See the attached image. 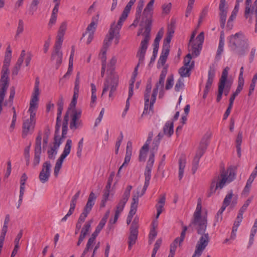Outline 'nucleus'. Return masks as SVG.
<instances>
[{"label":"nucleus","mask_w":257,"mask_h":257,"mask_svg":"<svg viewBox=\"0 0 257 257\" xmlns=\"http://www.w3.org/2000/svg\"><path fill=\"white\" fill-rule=\"evenodd\" d=\"M170 52V48L168 47L163 46L162 50L161 52V56L159 58V63L162 65H164L166 63L167 58L169 55Z\"/></svg>","instance_id":"nucleus-31"},{"label":"nucleus","mask_w":257,"mask_h":257,"mask_svg":"<svg viewBox=\"0 0 257 257\" xmlns=\"http://www.w3.org/2000/svg\"><path fill=\"white\" fill-rule=\"evenodd\" d=\"M24 31V22L22 20H19L18 22V26L16 32V36H18L20 34H22Z\"/></svg>","instance_id":"nucleus-57"},{"label":"nucleus","mask_w":257,"mask_h":257,"mask_svg":"<svg viewBox=\"0 0 257 257\" xmlns=\"http://www.w3.org/2000/svg\"><path fill=\"white\" fill-rule=\"evenodd\" d=\"M191 59L192 56L190 53L188 54L184 58V65L179 70V73L181 76L180 78H183L190 76L191 70L194 67V62H191Z\"/></svg>","instance_id":"nucleus-12"},{"label":"nucleus","mask_w":257,"mask_h":257,"mask_svg":"<svg viewBox=\"0 0 257 257\" xmlns=\"http://www.w3.org/2000/svg\"><path fill=\"white\" fill-rule=\"evenodd\" d=\"M69 110L67 111L66 113L62 124V137H65V136L67 134L68 130V124L69 120Z\"/></svg>","instance_id":"nucleus-34"},{"label":"nucleus","mask_w":257,"mask_h":257,"mask_svg":"<svg viewBox=\"0 0 257 257\" xmlns=\"http://www.w3.org/2000/svg\"><path fill=\"white\" fill-rule=\"evenodd\" d=\"M118 83V76H114L111 79H107L104 82L102 96L103 95L110 89L109 97H111L113 93L116 90Z\"/></svg>","instance_id":"nucleus-14"},{"label":"nucleus","mask_w":257,"mask_h":257,"mask_svg":"<svg viewBox=\"0 0 257 257\" xmlns=\"http://www.w3.org/2000/svg\"><path fill=\"white\" fill-rule=\"evenodd\" d=\"M59 132L56 133V127H55L54 146L55 148H59L62 143V138L59 135Z\"/></svg>","instance_id":"nucleus-45"},{"label":"nucleus","mask_w":257,"mask_h":257,"mask_svg":"<svg viewBox=\"0 0 257 257\" xmlns=\"http://www.w3.org/2000/svg\"><path fill=\"white\" fill-rule=\"evenodd\" d=\"M94 244L91 243V242H89V241H87L86 245V247L85 248L84 251H83L82 254L81 255L80 257H85V255L87 253V252L92 248L93 247Z\"/></svg>","instance_id":"nucleus-62"},{"label":"nucleus","mask_w":257,"mask_h":257,"mask_svg":"<svg viewBox=\"0 0 257 257\" xmlns=\"http://www.w3.org/2000/svg\"><path fill=\"white\" fill-rule=\"evenodd\" d=\"M153 155H152L150 158H149L148 161L147 162V164L144 172V175L145 177L144 185L142 190L141 191H139L141 196L144 195L150 184V181L151 178V172L155 161L153 160Z\"/></svg>","instance_id":"nucleus-11"},{"label":"nucleus","mask_w":257,"mask_h":257,"mask_svg":"<svg viewBox=\"0 0 257 257\" xmlns=\"http://www.w3.org/2000/svg\"><path fill=\"white\" fill-rule=\"evenodd\" d=\"M66 29H67V23L66 22L62 23L59 27L57 34L60 35L64 36Z\"/></svg>","instance_id":"nucleus-56"},{"label":"nucleus","mask_w":257,"mask_h":257,"mask_svg":"<svg viewBox=\"0 0 257 257\" xmlns=\"http://www.w3.org/2000/svg\"><path fill=\"white\" fill-rule=\"evenodd\" d=\"M64 36L57 34L54 48L61 49V46L64 40Z\"/></svg>","instance_id":"nucleus-48"},{"label":"nucleus","mask_w":257,"mask_h":257,"mask_svg":"<svg viewBox=\"0 0 257 257\" xmlns=\"http://www.w3.org/2000/svg\"><path fill=\"white\" fill-rule=\"evenodd\" d=\"M229 70V68L228 67H226L223 69L222 72L221 76L219 79L218 83V91L216 98V101L217 102H219L222 98L224 89L225 88V81L226 80V78L228 77Z\"/></svg>","instance_id":"nucleus-18"},{"label":"nucleus","mask_w":257,"mask_h":257,"mask_svg":"<svg viewBox=\"0 0 257 257\" xmlns=\"http://www.w3.org/2000/svg\"><path fill=\"white\" fill-rule=\"evenodd\" d=\"M96 198L97 197L94 192H91L89 195L87 202L83 210L89 213L95 204Z\"/></svg>","instance_id":"nucleus-27"},{"label":"nucleus","mask_w":257,"mask_h":257,"mask_svg":"<svg viewBox=\"0 0 257 257\" xmlns=\"http://www.w3.org/2000/svg\"><path fill=\"white\" fill-rule=\"evenodd\" d=\"M82 111L80 109H73L70 114L69 127L73 132L83 127L82 121L80 119Z\"/></svg>","instance_id":"nucleus-9"},{"label":"nucleus","mask_w":257,"mask_h":257,"mask_svg":"<svg viewBox=\"0 0 257 257\" xmlns=\"http://www.w3.org/2000/svg\"><path fill=\"white\" fill-rule=\"evenodd\" d=\"M39 94V88H34V92L30 101V104H38Z\"/></svg>","instance_id":"nucleus-37"},{"label":"nucleus","mask_w":257,"mask_h":257,"mask_svg":"<svg viewBox=\"0 0 257 257\" xmlns=\"http://www.w3.org/2000/svg\"><path fill=\"white\" fill-rule=\"evenodd\" d=\"M225 209V208L224 207L221 206V207L218 211L215 217L216 222H220L222 220L223 212H224Z\"/></svg>","instance_id":"nucleus-51"},{"label":"nucleus","mask_w":257,"mask_h":257,"mask_svg":"<svg viewBox=\"0 0 257 257\" xmlns=\"http://www.w3.org/2000/svg\"><path fill=\"white\" fill-rule=\"evenodd\" d=\"M83 146V138H82L78 143V147L77 149V156L79 158L81 157Z\"/></svg>","instance_id":"nucleus-52"},{"label":"nucleus","mask_w":257,"mask_h":257,"mask_svg":"<svg viewBox=\"0 0 257 257\" xmlns=\"http://www.w3.org/2000/svg\"><path fill=\"white\" fill-rule=\"evenodd\" d=\"M152 84L151 80H148L144 92L145 105L144 109L142 114L144 115L153 114L154 113V104L156 102L157 96H155L154 99L153 94H151Z\"/></svg>","instance_id":"nucleus-6"},{"label":"nucleus","mask_w":257,"mask_h":257,"mask_svg":"<svg viewBox=\"0 0 257 257\" xmlns=\"http://www.w3.org/2000/svg\"><path fill=\"white\" fill-rule=\"evenodd\" d=\"M93 222L92 219L89 220L85 222L83 227H82L80 234L86 237V235L88 233L91 229V225Z\"/></svg>","instance_id":"nucleus-36"},{"label":"nucleus","mask_w":257,"mask_h":257,"mask_svg":"<svg viewBox=\"0 0 257 257\" xmlns=\"http://www.w3.org/2000/svg\"><path fill=\"white\" fill-rule=\"evenodd\" d=\"M58 149V148L53 147L48 151V154L49 159H54L55 158V157L57 153Z\"/></svg>","instance_id":"nucleus-55"},{"label":"nucleus","mask_w":257,"mask_h":257,"mask_svg":"<svg viewBox=\"0 0 257 257\" xmlns=\"http://www.w3.org/2000/svg\"><path fill=\"white\" fill-rule=\"evenodd\" d=\"M172 5L171 3L164 4L162 6V11L164 14H168L170 12Z\"/></svg>","instance_id":"nucleus-64"},{"label":"nucleus","mask_w":257,"mask_h":257,"mask_svg":"<svg viewBox=\"0 0 257 257\" xmlns=\"http://www.w3.org/2000/svg\"><path fill=\"white\" fill-rule=\"evenodd\" d=\"M159 144L160 143L158 141L154 140L151 149V154L149 156V158H150L153 155V158L154 161H155V154L158 151Z\"/></svg>","instance_id":"nucleus-41"},{"label":"nucleus","mask_w":257,"mask_h":257,"mask_svg":"<svg viewBox=\"0 0 257 257\" xmlns=\"http://www.w3.org/2000/svg\"><path fill=\"white\" fill-rule=\"evenodd\" d=\"M232 84V81L230 80H227V77L226 78V80L225 83V88L224 89V94L225 95H227L230 89L231 88V85Z\"/></svg>","instance_id":"nucleus-50"},{"label":"nucleus","mask_w":257,"mask_h":257,"mask_svg":"<svg viewBox=\"0 0 257 257\" xmlns=\"http://www.w3.org/2000/svg\"><path fill=\"white\" fill-rule=\"evenodd\" d=\"M132 189V186L128 185L122 195V198L119 200L117 204L115 213L120 215V213L123 211L126 203L127 202L130 196V192Z\"/></svg>","instance_id":"nucleus-17"},{"label":"nucleus","mask_w":257,"mask_h":257,"mask_svg":"<svg viewBox=\"0 0 257 257\" xmlns=\"http://www.w3.org/2000/svg\"><path fill=\"white\" fill-rule=\"evenodd\" d=\"M145 0H139L138 4L136 9V16L137 18L141 17L142 13V10L144 6Z\"/></svg>","instance_id":"nucleus-44"},{"label":"nucleus","mask_w":257,"mask_h":257,"mask_svg":"<svg viewBox=\"0 0 257 257\" xmlns=\"http://www.w3.org/2000/svg\"><path fill=\"white\" fill-rule=\"evenodd\" d=\"M202 45H200V43L196 42L194 41L191 43L189 42L188 44V49L190 52H191V56L194 57L198 56L200 52L202 49Z\"/></svg>","instance_id":"nucleus-24"},{"label":"nucleus","mask_w":257,"mask_h":257,"mask_svg":"<svg viewBox=\"0 0 257 257\" xmlns=\"http://www.w3.org/2000/svg\"><path fill=\"white\" fill-rule=\"evenodd\" d=\"M28 179V177L25 173H24L21 178L20 180V190H21V189H23V190L25 191V183Z\"/></svg>","instance_id":"nucleus-61"},{"label":"nucleus","mask_w":257,"mask_h":257,"mask_svg":"<svg viewBox=\"0 0 257 257\" xmlns=\"http://www.w3.org/2000/svg\"><path fill=\"white\" fill-rule=\"evenodd\" d=\"M184 79L179 78L175 86V90L176 91H180L184 87Z\"/></svg>","instance_id":"nucleus-49"},{"label":"nucleus","mask_w":257,"mask_h":257,"mask_svg":"<svg viewBox=\"0 0 257 257\" xmlns=\"http://www.w3.org/2000/svg\"><path fill=\"white\" fill-rule=\"evenodd\" d=\"M143 35L144 38L141 41L140 48L137 54V57L139 59L138 65L144 64L145 56L148 48V42L150 39V35L145 34H143Z\"/></svg>","instance_id":"nucleus-13"},{"label":"nucleus","mask_w":257,"mask_h":257,"mask_svg":"<svg viewBox=\"0 0 257 257\" xmlns=\"http://www.w3.org/2000/svg\"><path fill=\"white\" fill-rule=\"evenodd\" d=\"M138 224L134 222L130 228V235L128 238V248L131 249L132 246L135 244L138 234Z\"/></svg>","instance_id":"nucleus-20"},{"label":"nucleus","mask_w":257,"mask_h":257,"mask_svg":"<svg viewBox=\"0 0 257 257\" xmlns=\"http://www.w3.org/2000/svg\"><path fill=\"white\" fill-rule=\"evenodd\" d=\"M173 122H167L163 128L164 134L170 137L174 133Z\"/></svg>","instance_id":"nucleus-33"},{"label":"nucleus","mask_w":257,"mask_h":257,"mask_svg":"<svg viewBox=\"0 0 257 257\" xmlns=\"http://www.w3.org/2000/svg\"><path fill=\"white\" fill-rule=\"evenodd\" d=\"M25 55L26 51L25 50H23L21 51L20 56L18 58L17 63H16L15 65L14 66L12 70L13 75L16 76L18 75L20 70L21 69L22 64L24 61V57L25 56Z\"/></svg>","instance_id":"nucleus-25"},{"label":"nucleus","mask_w":257,"mask_h":257,"mask_svg":"<svg viewBox=\"0 0 257 257\" xmlns=\"http://www.w3.org/2000/svg\"><path fill=\"white\" fill-rule=\"evenodd\" d=\"M96 27H97L96 21H95L94 19H92L91 22L88 26V27L86 29L87 32L83 34V37L85 36V35L87 32H88V33H92L94 34L96 30Z\"/></svg>","instance_id":"nucleus-39"},{"label":"nucleus","mask_w":257,"mask_h":257,"mask_svg":"<svg viewBox=\"0 0 257 257\" xmlns=\"http://www.w3.org/2000/svg\"><path fill=\"white\" fill-rule=\"evenodd\" d=\"M51 164L49 161H46L43 164L42 170L39 174V178L42 183L48 181L51 175Z\"/></svg>","instance_id":"nucleus-16"},{"label":"nucleus","mask_w":257,"mask_h":257,"mask_svg":"<svg viewBox=\"0 0 257 257\" xmlns=\"http://www.w3.org/2000/svg\"><path fill=\"white\" fill-rule=\"evenodd\" d=\"M243 86H244V80H238L237 88H236L235 91L233 93L237 96L238 95V94L242 90Z\"/></svg>","instance_id":"nucleus-59"},{"label":"nucleus","mask_w":257,"mask_h":257,"mask_svg":"<svg viewBox=\"0 0 257 257\" xmlns=\"http://www.w3.org/2000/svg\"><path fill=\"white\" fill-rule=\"evenodd\" d=\"M177 246L176 245V241L175 242V243H172L171 244L170 251L168 257H174L176 250Z\"/></svg>","instance_id":"nucleus-63"},{"label":"nucleus","mask_w":257,"mask_h":257,"mask_svg":"<svg viewBox=\"0 0 257 257\" xmlns=\"http://www.w3.org/2000/svg\"><path fill=\"white\" fill-rule=\"evenodd\" d=\"M8 229V225H3L0 233V240L5 241V236Z\"/></svg>","instance_id":"nucleus-54"},{"label":"nucleus","mask_w":257,"mask_h":257,"mask_svg":"<svg viewBox=\"0 0 257 257\" xmlns=\"http://www.w3.org/2000/svg\"><path fill=\"white\" fill-rule=\"evenodd\" d=\"M215 75V70L213 66H210L207 82L212 84Z\"/></svg>","instance_id":"nucleus-42"},{"label":"nucleus","mask_w":257,"mask_h":257,"mask_svg":"<svg viewBox=\"0 0 257 257\" xmlns=\"http://www.w3.org/2000/svg\"><path fill=\"white\" fill-rule=\"evenodd\" d=\"M116 62H117V59L115 57H112V58L110 59L109 63L108 64V65H107V67H108V69H107V70H110V71H113L114 70V67H115V65L116 63Z\"/></svg>","instance_id":"nucleus-53"},{"label":"nucleus","mask_w":257,"mask_h":257,"mask_svg":"<svg viewBox=\"0 0 257 257\" xmlns=\"http://www.w3.org/2000/svg\"><path fill=\"white\" fill-rule=\"evenodd\" d=\"M50 134V130L48 126L46 127L44 130V137L43 138V143L47 145L48 142V138Z\"/></svg>","instance_id":"nucleus-60"},{"label":"nucleus","mask_w":257,"mask_h":257,"mask_svg":"<svg viewBox=\"0 0 257 257\" xmlns=\"http://www.w3.org/2000/svg\"><path fill=\"white\" fill-rule=\"evenodd\" d=\"M232 196H233L232 191H230L225 196V197L224 199L223 202V205H222V207H224L225 208H226V207L229 205L231 200L232 198Z\"/></svg>","instance_id":"nucleus-43"},{"label":"nucleus","mask_w":257,"mask_h":257,"mask_svg":"<svg viewBox=\"0 0 257 257\" xmlns=\"http://www.w3.org/2000/svg\"><path fill=\"white\" fill-rule=\"evenodd\" d=\"M187 230V227L186 226H184L183 227V230L181 233L180 237H177L174 240V241H173V243H175V242L176 241V245L177 246L178 243L179 244H180L183 241V240L184 239L185 234H186V232Z\"/></svg>","instance_id":"nucleus-40"},{"label":"nucleus","mask_w":257,"mask_h":257,"mask_svg":"<svg viewBox=\"0 0 257 257\" xmlns=\"http://www.w3.org/2000/svg\"><path fill=\"white\" fill-rule=\"evenodd\" d=\"M186 161L184 157H181L179 160V179L181 180L184 176Z\"/></svg>","instance_id":"nucleus-30"},{"label":"nucleus","mask_w":257,"mask_h":257,"mask_svg":"<svg viewBox=\"0 0 257 257\" xmlns=\"http://www.w3.org/2000/svg\"><path fill=\"white\" fill-rule=\"evenodd\" d=\"M149 146H147V148H145V144L142 147L140 151V155H139V161L140 162L145 161L147 156V153L149 150Z\"/></svg>","instance_id":"nucleus-38"},{"label":"nucleus","mask_w":257,"mask_h":257,"mask_svg":"<svg viewBox=\"0 0 257 257\" xmlns=\"http://www.w3.org/2000/svg\"><path fill=\"white\" fill-rule=\"evenodd\" d=\"M205 148H202L201 147H199L198 150H197L196 155L193 159L192 162V165L194 166H198L200 158L204 154Z\"/></svg>","instance_id":"nucleus-35"},{"label":"nucleus","mask_w":257,"mask_h":257,"mask_svg":"<svg viewBox=\"0 0 257 257\" xmlns=\"http://www.w3.org/2000/svg\"><path fill=\"white\" fill-rule=\"evenodd\" d=\"M174 84V78L173 76H169L167 79L166 84V89L169 90L171 89Z\"/></svg>","instance_id":"nucleus-58"},{"label":"nucleus","mask_w":257,"mask_h":257,"mask_svg":"<svg viewBox=\"0 0 257 257\" xmlns=\"http://www.w3.org/2000/svg\"><path fill=\"white\" fill-rule=\"evenodd\" d=\"M131 156L132 153H130L129 152H126L124 162L123 163L122 165L119 167L118 171V174H119L121 170L123 167H125L128 165V163L131 160Z\"/></svg>","instance_id":"nucleus-46"},{"label":"nucleus","mask_w":257,"mask_h":257,"mask_svg":"<svg viewBox=\"0 0 257 257\" xmlns=\"http://www.w3.org/2000/svg\"><path fill=\"white\" fill-rule=\"evenodd\" d=\"M166 201L165 195H162L160 196V198L158 202V203L156 205V208L157 209V213L156 215V218H158L160 215L163 212V207L165 205Z\"/></svg>","instance_id":"nucleus-29"},{"label":"nucleus","mask_w":257,"mask_h":257,"mask_svg":"<svg viewBox=\"0 0 257 257\" xmlns=\"http://www.w3.org/2000/svg\"><path fill=\"white\" fill-rule=\"evenodd\" d=\"M35 124L36 123L31 120H24L22 126V137L25 138L29 134H32L34 131Z\"/></svg>","instance_id":"nucleus-22"},{"label":"nucleus","mask_w":257,"mask_h":257,"mask_svg":"<svg viewBox=\"0 0 257 257\" xmlns=\"http://www.w3.org/2000/svg\"><path fill=\"white\" fill-rule=\"evenodd\" d=\"M251 0H245V9L244 11V17L246 19H249L250 23H252L253 19L255 22V32H257V0L254 2L253 5L251 9Z\"/></svg>","instance_id":"nucleus-8"},{"label":"nucleus","mask_w":257,"mask_h":257,"mask_svg":"<svg viewBox=\"0 0 257 257\" xmlns=\"http://www.w3.org/2000/svg\"><path fill=\"white\" fill-rule=\"evenodd\" d=\"M41 142L42 133L39 132L35 141V154L33 163L34 167L38 166L40 162V157L42 153Z\"/></svg>","instance_id":"nucleus-15"},{"label":"nucleus","mask_w":257,"mask_h":257,"mask_svg":"<svg viewBox=\"0 0 257 257\" xmlns=\"http://www.w3.org/2000/svg\"><path fill=\"white\" fill-rule=\"evenodd\" d=\"M235 176V170L231 167L226 170L222 171L219 176L214 177L212 180L209 190L207 192V197L211 196L217 190H221L226 184H229L234 180Z\"/></svg>","instance_id":"nucleus-2"},{"label":"nucleus","mask_w":257,"mask_h":257,"mask_svg":"<svg viewBox=\"0 0 257 257\" xmlns=\"http://www.w3.org/2000/svg\"><path fill=\"white\" fill-rule=\"evenodd\" d=\"M72 147V140L68 139L66 141V143L65 145L64 150L61 155L60 157L57 160L55 168H54V175L57 177L58 175L59 172L62 167L63 162L64 159L67 156L70 154L71 149Z\"/></svg>","instance_id":"nucleus-10"},{"label":"nucleus","mask_w":257,"mask_h":257,"mask_svg":"<svg viewBox=\"0 0 257 257\" xmlns=\"http://www.w3.org/2000/svg\"><path fill=\"white\" fill-rule=\"evenodd\" d=\"M167 74V69L166 68H164L160 75L159 82L156 84L155 88H154L152 94H153V98H155V96H157L158 92L159 89L163 88L164 85V81Z\"/></svg>","instance_id":"nucleus-21"},{"label":"nucleus","mask_w":257,"mask_h":257,"mask_svg":"<svg viewBox=\"0 0 257 257\" xmlns=\"http://www.w3.org/2000/svg\"><path fill=\"white\" fill-rule=\"evenodd\" d=\"M103 222V221H100L99 222V224L96 226L95 231L92 234L91 237L88 239V241L91 242L94 244H95L97 236L98 235L99 233L100 232L105 224V223H104Z\"/></svg>","instance_id":"nucleus-28"},{"label":"nucleus","mask_w":257,"mask_h":257,"mask_svg":"<svg viewBox=\"0 0 257 257\" xmlns=\"http://www.w3.org/2000/svg\"><path fill=\"white\" fill-rule=\"evenodd\" d=\"M138 189V190L137 191V194L134 195L133 196V200L131 206V209L128 214V216L133 217V216L136 214L137 210L138 205L139 203V198L142 196L140 195V191H139V188Z\"/></svg>","instance_id":"nucleus-26"},{"label":"nucleus","mask_w":257,"mask_h":257,"mask_svg":"<svg viewBox=\"0 0 257 257\" xmlns=\"http://www.w3.org/2000/svg\"><path fill=\"white\" fill-rule=\"evenodd\" d=\"M227 8V6L226 5V0H220L219 5V10L220 11L219 16L220 26L222 28L224 27L226 23Z\"/></svg>","instance_id":"nucleus-19"},{"label":"nucleus","mask_w":257,"mask_h":257,"mask_svg":"<svg viewBox=\"0 0 257 257\" xmlns=\"http://www.w3.org/2000/svg\"><path fill=\"white\" fill-rule=\"evenodd\" d=\"M115 38V37L110 35L109 34H107L103 41V45L101 48V51L99 54V57L101 59L102 62V68L101 71V77H103L106 67V52L107 49L110 46L111 44L112 40Z\"/></svg>","instance_id":"nucleus-7"},{"label":"nucleus","mask_w":257,"mask_h":257,"mask_svg":"<svg viewBox=\"0 0 257 257\" xmlns=\"http://www.w3.org/2000/svg\"><path fill=\"white\" fill-rule=\"evenodd\" d=\"M136 1V0H130L124 8L122 13L119 19L117 24L116 25L114 22L111 25V27L109 30L108 34L115 37L116 44L118 43L119 39V31L121 29L122 24L127 18L128 14L131 10V8Z\"/></svg>","instance_id":"nucleus-4"},{"label":"nucleus","mask_w":257,"mask_h":257,"mask_svg":"<svg viewBox=\"0 0 257 257\" xmlns=\"http://www.w3.org/2000/svg\"><path fill=\"white\" fill-rule=\"evenodd\" d=\"M239 5L238 4V3H237V4H236L234 9H233V11L232 12L231 15L230 16V17L228 20V22H227L228 25H229V24L230 22H231L236 18L237 13L239 10Z\"/></svg>","instance_id":"nucleus-47"},{"label":"nucleus","mask_w":257,"mask_h":257,"mask_svg":"<svg viewBox=\"0 0 257 257\" xmlns=\"http://www.w3.org/2000/svg\"><path fill=\"white\" fill-rule=\"evenodd\" d=\"M63 53L61 49L54 48L51 55L52 61H56V68L58 69L61 65L62 61Z\"/></svg>","instance_id":"nucleus-23"},{"label":"nucleus","mask_w":257,"mask_h":257,"mask_svg":"<svg viewBox=\"0 0 257 257\" xmlns=\"http://www.w3.org/2000/svg\"><path fill=\"white\" fill-rule=\"evenodd\" d=\"M228 46L236 55L243 56L248 51L249 44L247 41L244 39L242 34L237 33L229 37Z\"/></svg>","instance_id":"nucleus-3"},{"label":"nucleus","mask_w":257,"mask_h":257,"mask_svg":"<svg viewBox=\"0 0 257 257\" xmlns=\"http://www.w3.org/2000/svg\"><path fill=\"white\" fill-rule=\"evenodd\" d=\"M201 201L199 200L193 214V218L191 223L196 226L197 233L201 234V236L197 242L192 257H200L210 241L209 233H205L207 224V217L201 216Z\"/></svg>","instance_id":"nucleus-1"},{"label":"nucleus","mask_w":257,"mask_h":257,"mask_svg":"<svg viewBox=\"0 0 257 257\" xmlns=\"http://www.w3.org/2000/svg\"><path fill=\"white\" fill-rule=\"evenodd\" d=\"M155 0H150L141 14V23L145 24V34L150 35L152 18L154 14V5Z\"/></svg>","instance_id":"nucleus-5"},{"label":"nucleus","mask_w":257,"mask_h":257,"mask_svg":"<svg viewBox=\"0 0 257 257\" xmlns=\"http://www.w3.org/2000/svg\"><path fill=\"white\" fill-rule=\"evenodd\" d=\"M38 108V104H34L30 103V107L28 111L30 112V118L27 120H31L36 123V113Z\"/></svg>","instance_id":"nucleus-32"}]
</instances>
